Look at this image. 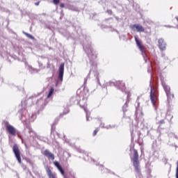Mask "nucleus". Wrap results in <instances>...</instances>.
I'll use <instances>...</instances> for the list:
<instances>
[{"label": "nucleus", "mask_w": 178, "mask_h": 178, "mask_svg": "<svg viewBox=\"0 0 178 178\" xmlns=\"http://www.w3.org/2000/svg\"><path fill=\"white\" fill-rule=\"evenodd\" d=\"M158 97H159V92H158V88L151 86L150 90V100L153 105H155L158 101Z\"/></svg>", "instance_id": "f257e3e1"}, {"label": "nucleus", "mask_w": 178, "mask_h": 178, "mask_svg": "<svg viewBox=\"0 0 178 178\" xmlns=\"http://www.w3.org/2000/svg\"><path fill=\"white\" fill-rule=\"evenodd\" d=\"M161 86H163L167 95V100L168 101V102H170V101L175 99V95L172 94V92H170V87L168 86L166 83H165V81L161 82Z\"/></svg>", "instance_id": "f03ea898"}, {"label": "nucleus", "mask_w": 178, "mask_h": 178, "mask_svg": "<svg viewBox=\"0 0 178 178\" xmlns=\"http://www.w3.org/2000/svg\"><path fill=\"white\" fill-rule=\"evenodd\" d=\"M4 126L6 127V131L8 132L10 136H13L14 137L16 136L17 131L15 127L10 124L8 122H5Z\"/></svg>", "instance_id": "7ed1b4c3"}, {"label": "nucleus", "mask_w": 178, "mask_h": 178, "mask_svg": "<svg viewBox=\"0 0 178 178\" xmlns=\"http://www.w3.org/2000/svg\"><path fill=\"white\" fill-rule=\"evenodd\" d=\"M13 152L18 162V163H22V156H20V149L17 144H14L13 147Z\"/></svg>", "instance_id": "20e7f679"}, {"label": "nucleus", "mask_w": 178, "mask_h": 178, "mask_svg": "<svg viewBox=\"0 0 178 178\" xmlns=\"http://www.w3.org/2000/svg\"><path fill=\"white\" fill-rule=\"evenodd\" d=\"M58 78L63 81V73L65 72V63H61L58 69Z\"/></svg>", "instance_id": "39448f33"}, {"label": "nucleus", "mask_w": 178, "mask_h": 178, "mask_svg": "<svg viewBox=\"0 0 178 178\" xmlns=\"http://www.w3.org/2000/svg\"><path fill=\"white\" fill-rule=\"evenodd\" d=\"M131 29H132L133 30H136V31H138V33H144V31H145L144 27L140 24L131 25Z\"/></svg>", "instance_id": "423d86ee"}, {"label": "nucleus", "mask_w": 178, "mask_h": 178, "mask_svg": "<svg viewBox=\"0 0 178 178\" xmlns=\"http://www.w3.org/2000/svg\"><path fill=\"white\" fill-rule=\"evenodd\" d=\"M159 48L161 51H166V42L163 38H160L158 40Z\"/></svg>", "instance_id": "0eeeda50"}, {"label": "nucleus", "mask_w": 178, "mask_h": 178, "mask_svg": "<svg viewBox=\"0 0 178 178\" xmlns=\"http://www.w3.org/2000/svg\"><path fill=\"white\" fill-rule=\"evenodd\" d=\"M43 155H44V156H47L48 159H51V161H54L55 159V154H52L48 149H46L43 152Z\"/></svg>", "instance_id": "6e6552de"}, {"label": "nucleus", "mask_w": 178, "mask_h": 178, "mask_svg": "<svg viewBox=\"0 0 178 178\" xmlns=\"http://www.w3.org/2000/svg\"><path fill=\"white\" fill-rule=\"evenodd\" d=\"M45 169L49 178H56V175L52 172V171L51 170V168L49 166H47Z\"/></svg>", "instance_id": "1a4fd4ad"}, {"label": "nucleus", "mask_w": 178, "mask_h": 178, "mask_svg": "<svg viewBox=\"0 0 178 178\" xmlns=\"http://www.w3.org/2000/svg\"><path fill=\"white\" fill-rule=\"evenodd\" d=\"M132 162H133V163L140 162L138 161V152L137 151V149H134V156L132 158Z\"/></svg>", "instance_id": "9d476101"}, {"label": "nucleus", "mask_w": 178, "mask_h": 178, "mask_svg": "<svg viewBox=\"0 0 178 178\" xmlns=\"http://www.w3.org/2000/svg\"><path fill=\"white\" fill-rule=\"evenodd\" d=\"M135 40L136 42V45L139 48L140 51L142 52H145V51L144 50V47H143V43H141V41L138 40L136 37H135Z\"/></svg>", "instance_id": "9b49d317"}, {"label": "nucleus", "mask_w": 178, "mask_h": 178, "mask_svg": "<svg viewBox=\"0 0 178 178\" xmlns=\"http://www.w3.org/2000/svg\"><path fill=\"white\" fill-rule=\"evenodd\" d=\"M135 171L138 175H140L141 173V168L140 167V162L138 163H133Z\"/></svg>", "instance_id": "f8f14e48"}, {"label": "nucleus", "mask_w": 178, "mask_h": 178, "mask_svg": "<svg viewBox=\"0 0 178 178\" xmlns=\"http://www.w3.org/2000/svg\"><path fill=\"white\" fill-rule=\"evenodd\" d=\"M54 165L57 167L58 170L60 172L61 175H65V170H63L62 166H60V164L59 163V162L54 161Z\"/></svg>", "instance_id": "ddd939ff"}, {"label": "nucleus", "mask_w": 178, "mask_h": 178, "mask_svg": "<svg viewBox=\"0 0 178 178\" xmlns=\"http://www.w3.org/2000/svg\"><path fill=\"white\" fill-rule=\"evenodd\" d=\"M116 85L118 86V88H120V90H126V85L124 83H123V81H118L116 82Z\"/></svg>", "instance_id": "4468645a"}, {"label": "nucleus", "mask_w": 178, "mask_h": 178, "mask_svg": "<svg viewBox=\"0 0 178 178\" xmlns=\"http://www.w3.org/2000/svg\"><path fill=\"white\" fill-rule=\"evenodd\" d=\"M86 52L89 57H92V55H94V49H89L86 50Z\"/></svg>", "instance_id": "2eb2a0df"}, {"label": "nucleus", "mask_w": 178, "mask_h": 178, "mask_svg": "<svg viewBox=\"0 0 178 178\" xmlns=\"http://www.w3.org/2000/svg\"><path fill=\"white\" fill-rule=\"evenodd\" d=\"M54 90L55 89L54 88V87H51L47 95V98H50L51 97H52V95L54 94Z\"/></svg>", "instance_id": "dca6fc26"}, {"label": "nucleus", "mask_w": 178, "mask_h": 178, "mask_svg": "<svg viewBox=\"0 0 178 178\" xmlns=\"http://www.w3.org/2000/svg\"><path fill=\"white\" fill-rule=\"evenodd\" d=\"M24 35H26V37H28V38H30L31 40H34V37L32 36L30 33L24 32Z\"/></svg>", "instance_id": "f3484780"}, {"label": "nucleus", "mask_w": 178, "mask_h": 178, "mask_svg": "<svg viewBox=\"0 0 178 178\" xmlns=\"http://www.w3.org/2000/svg\"><path fill=\"white\" fill-rule=\"evenodd\" d=\"M98 131H99V129L96 128L95 130L92 133L93 137H95V136H97V133H98Z\"/></svg>", "instance_id": "a211bd4d"}, {"label": "nucleus", "mask_w": 178, "mask_h": 178, "mask_svg": "<svg viewBox=\"0 0 178 178\" xmlns=\"http://www.w3.org/2000/svg\"><path fill=\"white\" fill-rule=\"evenodd\" d=\"M60 2V0H53L54 5H58Z\"/></svg>", "instance_id": "6ab92c4d"}, {"label": "nucleus", "mask_w": 178, "mask_h": 178, "mask_svg": "<svg viewBox=\"0 0 178 178\" xmlns=\"http://www.w3.org/2000/svg\"><path fill=\"white\" fill-rule=\"evenodd\" d=\"M176 178H178V162L177 163Z\"/></svg>", "instance_id": "aec40b11"}, {"label": "nucleus", "mask_w": 178, "mask_h": 178, "mask_svg": "<svg viewBox=\"0 0 178 178\" xmlns=\"http://www.w3.org/2000/svg\"><path fill=\"white\" fill-rule=\"evenodd\" d=\"M159 124H165V120H161L159 122Z\"/></svg>", "instance_id": "412c9836"}, {"label": "nucleus", "mask_w": 178, "mask_h": 178, "mask_svg": "<svg viewBox=\"0 0 178 178\" xmlns=\"http://www.w3.org/2000/svg\"><path fill=\"white\" fill-rule=\"evenodd\" d=\"M60 8H65V3H61L60 4Z\"/></svg>", "instance_id": "4be33fe9"}, {"label": "nucleus", "mask_w": 178, "mask_h": 178, "mask_svg": "<svg viewBox=\"0 0 178 178\" xmlns=\"http://www.w3.org/2000/svg\"><path fill=\"white\" fill-rule=\"evenodd\" d=\"M35 6H38V5H40V1L35 3Z\"/></svg>", "instance_id": "5701e85b"}, {"label": "nucleus", "mask_w": 178, "mask_h": 178, "mask_svg": "<svg viewBox=\"0 0 178 178\" xmlns=\"http://www.w3.org/2000/svg\"><path fill=\"white\" fill-rule=\"evenodd\" d=\"M107 12H108L110 15H112V10H107Z\"/></svg>", "instance_id": "b1692460"}, {"label": "nucleus", "mask_w": 178, "mask_h": 178, "mask_svg": "<svg viewBox=\"0 0 178 178\" xmlns=\"http://www.w3.org/2000/svg\"><path fill=\"white\" fill-rule=\"evenodd\" d=\"M26 162H28V163H31V161L30 160H26Z\"/></svg>", "instance_id": "393cba45"}, {"label": "nucleus", "mask_w": 178, "mask_h": 178, "mask_svg": "<svg viewBox=\"0 0 178 178\" xmlns=\"http://www.w3.org/2000/svg\"><path fill=\"white\" fill-rule=\"evenodd\" d=\"M176 19L177 20V22H178V17H176Z\"/></svg>", "instance_id": "a878e982"}]
</instances>
